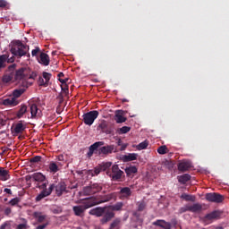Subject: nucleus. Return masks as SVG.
<instances>
[{
  "mask_svg": "<svg viewBox=\"0 0 229 229\" xmlns=\"http://www.w3.org/2000/svg\"><path fill=\"white\" fill-rule=\"evenodd\" d=\"M48 183L49 182L47 181L42 184H39V183L37 184L36 188L39 189L41 192L36 197V201H42L44 198H47V196H51L53 191H55V183L50 184L47 189Z\"/></svg>",
  "mask_w": 229,
  "mask_h": 229,
  "instance_id": "f257e3e1",
  "label": "nucleus"
},
{
  "mask_svg": "<svg viewBox=\"0 0 229 229\" xmlns=\"http://www.w3.org/2000/svg\"><path fill=\"white\" fill-rule=\"evenodd\" d=\"M92 202H90V199L87 198L84 199V202L83 205H80V206H74L72 208L73 213L75 216H77L78 217H83V214H85V211L88 208H92Z\"/></svg>",
  "mask_w": 229,
  "mask_h": 229,
  "instance_id": "f03ea898",
  "label": "nucleus"
},
{
  "mask_svg": "<svg viewBox=\"0 0 229 229\" xmlns=\"http://www.w3.org/2000/svg\"><path fill=\"white\" fill-rule=\"evenodd\" d=\"M107 176H110L112 182H122L124 172L119 169V165H114L111 171L106 172Z\"/></svg>",
  "mask_w": 229,
  "mask_h": 229,
  "instance_id": "7ed1b4c3",
  "label": "nucleus"
},
{
  "mask_svg": "<svg viewBox=\"0 0 229 229\" xmlns=\"http://www.w3.org/2000/svg\"><path fill=\"white\" fill-rule=\"evenodd\" d=\"M28 51H30V47L22 44V42L19 41L17 46L11 48V53L14 56H19V58H21V56H26L28 55Z\"/></svg>",
  "mask_w": 229,
  "mask_h": 229,
  "instance_id": "20e7f679",
  "label": "nucleus"
},
{
  "mask_svg": "<svg viewBox=\"0 0 229 229\" xmlns=\"http://www.w3.org/2000/svg\"><path fill=\"white\" fill-rule=\"evenodd\" d=\"M112 199H114V193L98 195L89 198V201L93 207H96V205H101V203H107V201H112Z\"/></svg>",
  "mask_w": 229,
  "mask_h": 229,
  "instance_id": "39448f33",
  "label": "nucleus"
},
{
  "mask_svg": "<svg viewBox=\"0 0 229 229\" xmlns=\"http://www.w3.org/2000/svg\"><path fill=\"white\" fill-rule=\"evenodd\" d=\"M203 211V206L199 203H194L192 205L187 204L182 208H180L179 214H185V212H192L193 214H199Z\"/></svg>",
  "mask_w": 229,
  "mask_h": 229,
  "instance_id": "423d86ee",
  "label": "nucleus"
},
{
  "mask_svg": "<svg viewBox=\"0 0 229 229\" xmlns=\"http://www.w3.org/2000/svg\"><path fill=\"white\" fill-rule=\"evenodd\" d=\"M99 117V112L98 110L89 111L82 115V121L86 126H92L94 121Z\"/></svg>",
  "mask_w": 229,
  "mask_h": 229,
  "instance_id": "0eeeda50",
  "label": "nucleus"
},
{
  "mask_svg": "<svg viewBox=\"0 0 229 229\" xmlns=\"http://www.w3.org/2000/svg\"><path fill=\"white\" fill-rule=\"evenodd\" d=\"M206 199L211 203H223V201H225V197L219 193L213 192L207 193Z\"/></svg>",
  "mask_w": 229,
  "mask_h": 229,
  "instance_id": "6e6552de",
  "label": "nucleus"
},
{
  "mask_svg": "<svg viewBox=\"0 0 229 229\" xmlns=\"http://www.w3.org/2000/svg\"><path fill=\"white\" fill-rule=\"evenodd\" d=\"M221 216V212L215 210L209 214H207L205 216L202 217L203 223H206V225H210L214 219H219Z\"/></svg>",
  "mask_w": 229,
  "mask_h": 229,
  "instance_id": "1a4fd4ad",
  "label": "nucleus"
},
{
  "mask_svg": "<svg viewBox=\"0 0 229 229\" xmlns=\"http://www.w3.org/2000/svg\"><path fill=\"white\" fill-rule=\"evenodd\" d=\"M98 130H101L102 133H106V135L114 134V131L112 128L108 127V123L106 120H102L101 123L98 126Z\"/></svg>",
  "mask_w": 229,
  "mask_h": 229,
  "instance_id": "9d476101",
  "label": "nucleus"
},
{
  "mask_svg": "<svg viewBox=\"0 0 229 229\" xmlns=\"http://www.w3.org/2000/svg\"><path fill=\"white\" fill-rule=\"evenodd\" d=\"M30 110V118L35 119L37 117H40L42 115V111L38 109V106L37 104H29Z\"/></svg>",
  "mask_w": 229,
  "mask_h": 229,
  "instance_id": "9b49d317",
  "label": "nucleus"
},
{
  "mask_svg": "<svg viewBox=\"0 0 229 229\" xmlns=\"http://www.w3.org/2000/svg\"><path fill=\"white\" fill-rule=\"evenodd\" d=\"M55 194L60 198L64 192H67V184L64 182H60L55 185Z\"/></svg>",
  "mask_w": 229,
  "mask_h": 229,
  "instance_id": "f8f14e48",
  "label": "nucleus"
},
{
  "mask_svg": "<svg viewBox=\"0 0 229 229\" xmlns=\"http://www.w3.org/2000/svg\"><path fill=\"white\" fill-rule=\"evenodd\" d=\"M105 142L104 141H97L95 143H93L92 145H90L89 152H88V157L90 158V157H92V155H94V153H96V155H98V148H101V146H104Z\"/></svg>",
  "mask_w": 229,
  "mask_h": 229,
  "instance_id": "ddd939ff",
  "label": "nucleus"
},
{
  "mask_svg": "<svg viewBox=\"0 0 229 229\" xmlns=\"http://www.w3.org/2000/svg\"><path fill=\"white\" fill-rule=\"evenodd\" d=\"M102 216L103 217L101 218L100 223H102V225H106V223L112 221V219L115 217V213L112 210H106Z\"/></svg>",
  "mask_w": 229,
  "mask_h": 229,
  "instance_id": "4468645a",
  "label": "nucleus"
},
{
  "mask_svg": "<svg viewBox=\"0 0 229 229\" xmlns=\"http://www.w3.org/2000/svg\"><path fill=\"white\" fill-rule=\"evenodd\" d=\"M9 71L11 72L9 74H5L3 77L4 83H10V81H15L13 77V71H15V64H11L9 66Z\"/></svg>",
  "mask_w": 229,
  "mask_h": 229,
  "instance_id": "2eb2a0df",
  "label": "nucleus"
},
{
  "mask_svg": "<svg viewBox=\"0 0 229 229\" xmlns=\"http://www.w3.org/2000/svg\"><path fill=\"white\" fill-rule=\"evenodd\" d=\"M106 208L98 207L89 211V216H96V217H101L105 214Z\"/></svg>",
  "mask_w": 229,
  "mask_h": 229,
  "instance_id": "dca6fc26",
  "label": "nucleus"
},
{
  "mask_svg": "<svg viewBox=\"0 0 229 229\" xmlns=\"http://www.w3.org/2000/svg\"><path fill=\"white\" fill-rule=\"evenodd\" d=\"M192 167L191 161L183 160L178 164V169L182 173H185V171H189Z\"/></svg>",
  "mask_w": 229,
  "mask_h": 229,
  "instance_id": "f3484780",
  "label": "nucleus"
},
{
  "mask_svg": "<svg viewBox=\"0 0 229 229\" xmlns=\"http://www.w3.org/2000/svg\"><path fill=\"white\" fill-rule=\"evenodd\" d=\"M153 226H159L164 229H171V223L165 222V220L157 219L152 223Z\"/></svg>",
  "mask_w": 229,
  "mask_h": 229,
  "instance_id": "a211bd4d",
  "label": "nucleus"
},
{
  "mask_svg": "<svg viewBox=\"0 0 229 229\" xmlns=\"http://www.w3.org/2000/svg\"><path fill=\"white\" fill-rule=\"evenodd\" d=\"M114 152V145H107L98 149V155H110Z\"/></svg>",
  "mask_w": 229,
  "mask_h": 229,
  "instance_id": "6ab92c4d",
  "label": "nucleus"
},
{
  "mask_svg": "<svg viewBox=\"0 0 229 229\" xmlns=\"http://www.w3.org/2000/svg\"><path fill=\"white\" fill-rule=\"evenodd\" d=\"M24 72H26L25 68H21V69L17 70L16 72H13L14 81H19L21 80H24V78L26 76V74Z\"/></svg>",
  "mask_w": 229,
  "mask_h": 229,
  "instance_id": "aec40b11",
  "label": "nucleus"
},
{
  "mask_svg": "<svg viewBox=\"0 0 229 229\" xmlns=\"http://www.w3.org/2000/svg\"><path fill=\"white\" fill-rule=\"evenodd\" d=\"M123 114H124V111H123V110L115 111L114 119H115L117 124L126 123V117L123 116Z\"/></svg>",
  "mask_w": 229,
  "mask_h": 229,
  "instance_id": "412c9836",
  "label": "nucleus"
},
{
  "mask_svg": "<svg viewBox=\"0 0 229 229\" xmlns=\"http://www.w3.org/2000/svg\"><path fill=\"white\" fill-rule=\"evenodd\" d=\"M26 130V125L22 123V121H20L18 123L15 124L13 132H14V135H19L22 133Z\"/></svg>",
  "mask_w": 229,
  "mask_h": 229,
  "instance_id": "4be33fe9",
  "label": "nucleus"
},
{
  "mask_svg": "<svg viewBox=\"0 0 229 229\" xmlns=\"http://www.w3.org/2000/svg\"><path fill=\"white\" fill-rule=\"evenodd\" d=\"M3 104L4 106H17L19 105V100L13 97H11L9 98H5Z\"/></svg>",
  "mask_w": 229,
  "mask_h": 229,
  "instance_id": "5701e85b",
  "label": "nucleus"
},
{
  "mask_svg": "<svg viewBox=\"0 0 229 229\" xmlns=\"http://www.w3.org/2000/svg\"><path fill=\"white\" fill-rule=\"evenodd\" d=\"M32 180H34V182H38L39 183H44V182H46V175H44L42 173L38 172V173H34L32 174Z\"/></svg>",
  "mask_w": 229,
  "mask_h": 229,
  "instance_id": "b1692460",
  "label": "nucleus"
},
{
  "mask_svg": "<svg viewBox=\"0 0 229 229\" xmlns=\"http://www.w3.org/2000/svg\"><path fill=\"white\" fill-rule=\"evenodd\" d=\"M119 194L121 198L128 199L130 196H131V189H130V187L121 188Z\"/></svg>",
  "mask_w": 229,
  "mask_h": 229,
  "instance_id": "393cba45",
  "label": "nucleus"
},
{
  "mask_svg": "<svg viewBox=\"0 0 229 229\" xmlns=\"http://www.w3.org/2000/svg\"><path fill=\"white\" fill-rule=\"evenodd\" d=\"M0 180L2 182H6L7 180H10V171L0 167Z\"/></svg>",
  "mask_w": 229,
  "mask_h": 229,
  "instance_id": "a878e982",
  "label": "nucleus"
},
{
  "mask_svg": "<svg viewBox=\"0 0 229 229\" xmlns=\"http://www.w3.org/2000/svg\"><path fill=\"white\" fill-rule=\"evenodd\" d=\"M38 62L42 64V65H45V66H47L49 65V55L46 53H41L40 55H39V60Z\"/></svg>",
  "mask_w": 229,
  "mask_h": 229,
  "instance_id": "bb28decb",
  "label": "nucleus"
},
{
  "mask_svg": "<svg viewBox=\"0 0 229 229\" xmlns=\"http://www.w3.org/2000/svg\"><path fill=\"white\" fill-rule=\"evenodd\" d=\"M177 180H178L179 183L185 185V183H187V182H189L191 180V174H184L182 175H179L177 177Z\"/></svg>",
  "mask_w": 229,
  "mask_h": 229,
  "instance_id": "cd10ccee",
  "label": "nucleus"
},
{
  "mask_svg": "<svg viewBox=\"0 0 229 229\" xmlns=\"http://www.w3.org/2000/svg\"><path fill=\"white\" fill-rule=\"evenodd\" d=\"M26 112H28V106L26 105H21L16 113L17 119H21Z\"/></svg>",
  "mask_w": 229,
  "mask_h": 229,
  "instance_id": "c85d7f7f",
  "label": "nucleus"
},
{
  "mask_svg": "<svg viewBox=\"0 0 229 229\" xmlns=\"http://www.w3.org/2000/svg\"><path fill=\"white\" fill-rule=\"evenodd\" d=\"M137 157L139 154L130 153L128 155L123 156V162H132V160H137Z\"/></svg>",
  "mask_w": 229,
  "mask_h": 229,
  "instance_id": "c756f323",
  "label": "nucleus"
},
{
  "mask_svg": "<svg viewBox=\"0 0 229 229\" xmlns=\"http://www.w3.org/2000/svg\"><path fill=\"white\" fill-rule=\"evenodd\" d=\"M33 216L35 219H37L38 223H44V221H46V218L47 217V216L42 215L41 212H34Z\"/></svg>",
  "mask_w": 229,
  "mask_h": 229,
  "instance_id": "7c9ffc66",
  "label": "nucleus"
},
{
  "mask_svg": "<svg viewBox=\"0 0 229 229\" xmlns=\"http://www.w3.org/2000/svg\"><path fill=\"white\" fill-rule=\"evenodd\" d=\"M23 92H26V88L16 89L13 91V98H14V99H17V98L21 97Z\"/></svg>",
  "mask_w": 229,
  "mask_h": 229,
  "instance_id": "2f4dec72",
  "label": "nucleus"
},
{
  "mask_svg": "<svg viewBox=\"0 0 229 229\" xmlns=\"http://www.w3.org/2000/svg\"><path fill=\"white\" fill-rule=\"evenodd\" d=\"M123 207H124V203L123 202H117L113 206H110L109 208H111L112 212H119V210L123 209Z\"/></svg>",
  "mask_w": 229,
  "mask_h": 229,
  "instance_id": "473e14b6",
  "label": "nucleus"
},
{
  "mask_svg": "<svg viewBox=\"0 0 229 229\" xmlns=\"http://www.w3.org/2000/svg\"><path fill=\"white\" fill-rule=\"evenodd\" d=\"M82 194L83 196H93L94 191L92 190V186L90 184L89 186H86L82 189Z\"/></svg>",
  "mask_w": 229,
  "mask_h": 229,
  "instance_id": "72a5a7b5",
  "label": "nucleus"
},
{
  "mask_svg": "<svg viewBox=\"0 0 229 229\" xmlns=\"http://www.w3.org/2000/svg\"><path fill=\"white\" fill-rule=\"evenodd\" d=\"M89 185L91 186L94 194H98V192H101V191H103V186L99 183H92Z\"/></svg>",
  "mask_w": 229,
  "mask_h": 229,
  "instance_id": "f704fd0d",
  "label": "nucleus"
},
{
  "mask_svg": "<svg viewBox=\"0 0 229 229\" xmlns=\"http://www.w3.org/2000/svg\"><path fill=\"white\" fill-rule=\"evenodd\" d=\"M181 199H184V201H196V196L182 193L181 195Z\"/></svg>",
  "mask_w": 229,
  "mask_h": 229,
  "instance_id": "c9c22d12",
  "label": "nucleus"
},
{
  "mask_svg": "<svg viewBox=\"0 0 229 229\" xmlns=\"http://www.w3.org/2000/svg\"><path fill=\"white\" fill-rule=\"evenodd\" d=\"M138 169L136 168V166H129L125 168V173L127 174V176H131V174H137Z\"/></svg>",
  "mask_w": 229,
  "mask_h": 229,
  "instance_id": "e433bc0d",
  "label": "nucleus"
},
{
  "mask_svg": "<svg viewBox=\"0 0 229 229\" xmlns=\"http://www.w3.org/2000/svg\"><path fill=\"white\" fill-rule=\"evenodd\" d=\"M131 130V127L129 126H123L119 129H117L116 132L118 135H124V133H128Z\"/></svg>",
  "mask_w": 229,
  "mask_h": 229,
  "instance_id": "4c0bfd02",
  "label": "nucleus"
},
{
  "mask_svg": "<svg viewBox=\"0 0 229 229\" xmlns=\"http://www.w3.org/2000/svg\"><path fill=\"white\" fill-rule=\"evenodd\" d=\"M49 171L50 173H58L59 169H58V165H56V163L55 162H50L49 165H48Z\"/></svg>",
  "mask_w": 229,
  "mask_h": 229,
  "instance_id": "58836bf2",
  "label": "nucleus"
},
{
  "mask_svg": "<svg viewBox=\"0 0 229 229\" xmlns=\"http://www.w3.org/2000/svg\"><path fill=\"white\" fill-rule=\"evenodd\" d=\"M157 153L159 155H165V154L169 153V148H167V146H165V145L160 146L157 148Z\"/></svg>",
  "mask_w": 229,
  "mask_h": 229,
  "instance_id": "ea45409f",
  "label": "nucleus"
},
{
  "mask_svg": "<svg viewBox=\"0 0 229 229\" xmlns=\"http://www.w3.org/2000/svg\"><path fill=\"white\" fill-rule=\"evenodd\" d=\"M148 146H149V142L148 141V140H146L137 146V149H139V151H141V149H146Z\"/></svg>",
  "mask_w": 229,
  "mask_h": 229,
  "instance_id": "a19ab883",
  "label": "nucleus"
},
{
  "mask_svg": "<svg viewBox=\"0 0 229 229\" xmlns=\"http://www.w3.org/2000/svg\"><path fill=\"white\" fill-rule=\"evenodd\" d=\"M119 225H121L120 218H115L110 225V229H119Z\"/></svg>",
  "mask_w": 229,
  "mask_h": 229,
  "instance_id": "79ce46f5",
  "label": "nucleus"
},
{
  "mask_svg": "<svg viewBox=\"0 0 229 229\" xmlns=\"http://www.w3.org/2000/svg\"><path fill=\"white\" fill-rule=\"evenodd\" d=\"M101 166L98 165L97 167L94 168V171L89 170V174H91V176H98V174H99L101 173Z\"/></svg>",
  "mask_w": 229,
  "mask_h": 229,
  "instance_id": "37998d69",
  "label": "nucleus"
},
{
  "mask_svg": "<svg viewBox=\"0 0 229 229\" xmlns=\"http://www.w3.org/2000/svg\"><path fill=\"white\" fill-rule=\"evenodd\" d=\"M6 60H8V55H0V69H4Z\"/></svg>",
  "mask_w": 229,
  "mask_h": 229,
  "instance_id": "c03bdc74",
  "label": "nucleus"
},
{
  "mask_svg": "<svg viewBox=\"0 0 229 229\" xmlns=\"http://www.w3.org/2000/svg\"><path fill=\"white\" fill-rule=\"evenodd\" d=\"M99 166L102 171H106V169H109V167H112V163L111 162L102 163L101 165H99Z\"/></svg>",
  "mask_w": 229,
  "mask_h": 229,
  "instance_id": "a18cd8bd",
  "label": "nucleus"
},
{
  "mask_svg": "<svg viewBox=\"0 0 229 229\" xmlns=\"http://www.w3.org/2000/svg\"><path fill=\"white\" fill-rule=\"evenodd\" d=\"M38 83L39 87H47V85H49V84H47V81H46L44 80V78L41 77V76L38 77Z\"/></svg>",
  "mask_w": 229,
  "mask_h": 229,
  "instance_id": "49530a36",
  "label": "nucleus"
},
{
  "mask_svg": "<svg viewBox=\"0 0 229 229\" xmlns=\"http://www.w3.org/2000/svg\"><path fill=\"white\" fill-rule=\"evenodd\" d=\"M21 202V199L19 198H14V199H12L10 201H9V205H11L12 207H15V205H18L19 203Z\"/></svg>",
  "mask_w": 229,
  "mask_h": 229,
  "instance_id": "de8ad7c7",
  "label": "nucleus"
},
{
  "mask_svg": "<svg viewBox=\"0 0 229 229\" xmlns=\"http://www.w3.org/2000/svg\"><path fill=\"white\" fill-rule=\"evenodd\" d=\"M43 80H45L47 83V85H49V80H51V73L47 72H43Z\"/></svg>",
  "mask_w": 229,
  "mask_h": 229,
  "instance_id": "09e8293b",
  "label": "nucleus"
},
{
  "mask_svg": "<svg viewBox=\"0 0 229 229\" xmlns=\"http://www.w3.org/2000/svg\"><path fill=\"white\" fill-rule=\"evenodd\" d=\"M42 160V157L40 156H35L34 157L30 158L31 164H37Z\"/></svg>",
  "mask_w": 229,
  "mask_h": 229,
  "instance_id": "8fccbe9b",
  "label": "nucleus"
},
{
  "mask_svg": "<svg viewBox=\"0 0 229 229\" xmlns=\"http://www.w3.org/2000/svg\"><path fill=\"white\" fill-rule=\"evenodd\" d=\"M144 208H146V203L139 202L138 203V212H143Z\"/></svg>",
  "mask_w": 229,
  "mask_h": 229,
  "instance_id": "3c124183",
  "label": "nucleus"
},
{
  "mask_svg": "<svg viewBox=\"0 0 229 229\" xmlns=\"http://www.w3.org/2000/svg\"><path fill=\"white\" fill-rule=\"evenodd\" d=\"M61 89H62L63 92L65 94V96H67V94H69V85L63 84L61 86Z\"/></svg>",
  "mask_w": 229,
  "mask_h": 229,
  "instance_id": "603ef678",
  "label": "nucleus"
},
{
  "mask_svg": "<svg viewBox=\"0 0 229 229\" xmlns=\"http://www.w3.org/2000/svg\"><path fill=\"white\" fill-rule=\"evenodd\" d=\"M40 53V47H37L35 49L32 50L31 55L32 56H37Z\"/></svg>",
  "mask_w": 229,
  "mask_h": 229,
  "instance_id": "864d4df0",
  "label": "nucleus"
},
{
  "mask_svg": "<svg viewBox=\"0 0 229 229\" xmlns=\"http://www.w3.org/2000/svg\"><path fill=\"white\" fill-rule=\"evenodd\" d=\"M53 214H62V209L60 208H52Z\"/></svg>",
  "mask_w": 229,
  "mask_h": 229,
  "instance_id": "5fc2aeb1",
  "label": "nucleus"
},
{
  "mask_svg": "<svg viewBox=\"0 0 229 229\" xmlns=\"http://www.w3.org/2000/svg\"><path fill=\"white\" fill-rule=\"evenodd\" d=\"M60 83H62V85H67V81H69V79H59Z\"/></svg>",
  "mask_w": 229,
  "mask_h": 229,
  "instance_id": "6e6d98bb",
  "label": "nucleus"
},
{
  "mask_svg": "<svg viewBox=\"0 0 229 229\" xmlns=\"http://www.w3.org/2000/svg\"><path fill=\"white\" fill-rule=\"evenodd\" d=\"M5 216H10L12 214V208H7L4 209Z\"/></svg>",
  "mask_w": 229,
  "mask_h": 229,
  "instance_id": "4d7b16f0",
  "label": "nucleus"
},
{
  "mask_svg": "<svg viewBox=\"0 0 229 229\" xmlns=\"http://www.w3.org/2000/svg\"><path fill=\"white\" fill-rule=\"evenodd\" d=\"M7 62L8 64H13L15 62V57L13 55L12 57L8 58L7 56Z\"/></svg>",
  "mask_w": 229,
  "mask_h": 229,
  "instance_id": "13d9d810",
  "label": "nucleus"
},
{
  "mask_svg": "<svg viewBox=\"0 0 229 229\" xmlns=\"http://www.w3.org/2000/svg\"><path fill=\"white\" fill-rule=\"evenodd\" d=\"M26 228V224H20L17 226V229H25Z\"/></svg>",
  "mask_w": 229,
  "mask_h": 229,
  "instance_id": "bf43d9fd",
  "label": "nucleus"
},
{
  "mask_svg": "<svg viewBox=\"0 0 229 229\" xmlns=\"http://www.w3.org/2000/svg\"><path fill=\"white\" fill-rule=\"evenodd\" d=\"M4 192H6V194H10V195L13 194L12 190H10L8 188H4Z\"/></svg>",
  "mask_w": 229,
  "mask_h": 229,
  "instance_id": "052dcab7",
  "label": "nucleus"
},
{
  "mask_svg": "<svg viewBox=\"0 0 229 229\" xmlns=\"http://www.w3.org/2000/svg\"><path fill=\"white\" fill-rule=\"evenodd\" d=\"M6 6V2L0 0V8H4Z\"/></svg>",
  "mask_w": 229,
  "mask_h": 229,
  "instance_id": "680f3d73",
  "label": "nucleus"
},
{
  "mask_svg": "<svg viewBox=\"0 0 229 229\" xmlns=\"http://www.w3.org/2000/svg\"><path fill=\"white\" fill-rule=\"evenodd\" d=\"M47 226V224L40 225L36 229H45Z\"/></svg>",
  "mask_w": 229,
  "mask_h": 229,
  "instance_id": "e2e57ef3",
  "label": "nucleus"
},
{
  "mask_svg": "<svg viewBox=\"0 0 229 229\" xmlns=\"http://www.w3.org/2000/svg\"><path fill=\"white\" fill-rule=\"evenodd\" d=\"M126 148H128V145H126V144H122L121 145V151H124V149H126Z\"/></svg>",
  "mask_w": 229,
  "mask_h": 229,
  "instance_id": "0e129e2a",
  "label": "nucleus"
},
{
  "mask_svg": "<svg viewBox=\"0 0 229 229\" xmlns=\"http://www.w3.org/2000/svg\"><path fill=\"white\" fill-rule=\"evenodd\" d=\"M31 179H33V174L27 175L26 178H25L26 182H30V180H31Z\"/></svg>",
  "mask_w": 229,
  "mask_h": 229,
  "instance_id": "69168bd1",
  "label": "nucleus"
},
{
  "mask_svg": "<svg viewBox=\"0 0 229 229\" xmlns=\"http://www.w3.org/2000/svg\"><path fill=\"white\" fill-rule=\"evenodd\" d=\"M57 160H59L60 162H64V155L58 156Z\"/></svg>",
  "mask_w": 229,
  "mask_h": 229,
  "instance_id": "338daca9",
  "label": "nucleus"
},
{
  "mask_svg": "<svg viewBox=\"0 0 229 229\" xmlns=\"http://www.w3.org/2000/svg\"><path fill=\"white\" fill-rule=\"evenodd\" d=\"M6 226H8V223H4L0 226V229H6Z\"/></svg>",
  "mask_w": 229,
  "mask_h": 229,
  "instance_id": "774afa93",
  "label": "nucleus"
}]
</instances>
